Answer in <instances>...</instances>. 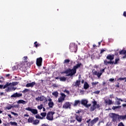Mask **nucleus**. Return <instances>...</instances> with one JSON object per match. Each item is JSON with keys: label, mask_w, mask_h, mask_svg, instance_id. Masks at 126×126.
Listing matches in <instances>:
<instances>
[{"label": "nucleus", "mask_w": 126, "mask_h": 126, "mask_svg": "<svg viewBox=\"0 0 126 126\" xmlns=\"http://www.w3.org/2000/svg\"><path fill=\"white\" fill-rule=\"evenodd\" d=\"M81 66V63H78L73 67L72 69L68 68L63 72V73L67 74L66 76H73L76 73V70Z\"/></svg>", "instance_id": "obj_1"}, {"label": "nucleus", "mask_w": 126, "mask_h": 126, "mask_svg": "<svg viewBox=\"0 0 126 126\" xmlns=\"http://www.w3.org/2000/svg\"><path fill=\"white\" fill-rule=\"evenodd\" d=\"M109 117L112 119V121L113 123H118V122H119V114L111 113L109 114Z\"/></svg>", "instance_id": "obj_2"}, {"label": "nucleus", "mask_w": 126, "mask_h": 126, "mask_svg": "<svg viewBox=\"0 0 126 126\" xmlns=\"http://www.w3.org/2000/svg\"><path fill=\"white\" fill-rule=\"evenodd\" d=\"M55 114V112L53 111H49L46 116V119L48 121H53L54 120V114Z\"/></svg>", "instance_id": "obj_3"}, {"label": "nucleus", "mask_w": 126, "mask_h": 126, "mask_svg": "<svg viewBox=\"0 0 126 126\" xmlns=\"http://www.w3.org/2000/svg\"><path fill=\"white\" fill-rule=\"evenodd\" d=\"M69 49L72 53H76L77 51V45H75L74 44H70Z\"/></svg>", "instance_id": "obj_4"}, {"label": "nucleus", "mask_w": 126, "mask_h": 126, "mask_svg": "<svg viewBox=\"0 0 126 126\" xmlns=\"http://www.w3.org/2000/svg\"><path fill=\"white\" fill-rule=\"evenodd\" d=\"M60 95H61V96L58 98V102L59 103H63V102L64 101V99H65L66 95L63 93H61Z\"/></svg>", "instance_id": "obj_5"}, {"label": "nucleus", "mask_w": 126, "mask_h": 126, "mask_svg": "<svg viewBox=\"0 0 126 126\" xmlns=\"http://www.w3.org/2000/svg\"><path fill=\"white\" fill-rule=\"evenodd\" d=\"M25 110L26 111H29V112H31V113H32V114H33V115H37V114H38V110H37V109H32L30 107L26 108Z\"/></svg>", "instance_id": "obj_6"}, {"label": "nucleus", "mask_w": 126, "mask_h": 126, "mask_svg": "<svg viewBox=\"0 0 126 126\" xmlns=\"http://www.w3.org/2000/svg\"><path fill=\"white\" fill-rule=\"evenodd\" d=\"M93 105L91 106V112H93L96 110V105H97V101L95 100L93 101Z\"/></svg>", "instance_id": "obj_7"}, {"label": "nucleus", "mask_w": 126, "mask_h": 126, "mask_svg": "<svg viewBox=\"0 0 126 126\" xmlns=\"http://www.w3.org/2000/svg\"><path fill=\"white\" fill-rule=\"evenodd\" d=\"M99 121V118L96 117L94 118V120L91 121V124H89V126H93Z\"/></svg>", "instance_id": "obj_8"}, {"label": "nucleus", "mask_w": 126, "mask_h": 126, "mask_svg": "<svg viewBox=\"0 0 126 126\" xmlns=\"http://www.w3.org/2000/svg\"><path fill=\"white\" fill-rule=\"evenodd\" d=\"M42 61L43 59L41 57L37 58L36 59V65H37V66H41V65H42Z\"/></svg>", "instance_id": "obj_9"}, {"label": "nucleus", "mask_w": 126, "mask_h": 126, "mask_svg": "<svg viewBox=\"0 0 126 126\" xmlns=\"http://www.w3.org/2000/svg\"><path fill=\"white\" fill-rule=\"evenodd\" d=\"M19 97H22V94L15 93L11 95V98H19Z\"/></svg>", "instance_id": "obj_10"}, {"label": "nucleus", "mask_w": 126, "mask_h": 126, "mask_svg": "<svg viewBox=\"0 0 126 126\" xmlns=\"http://www.w3.org/2000/svg\"><path fill=\"white\" fill-rule=\"evenodd\" d=\"M75 120L78 122V123H81V122H82V116L77 115L76 114H75Z\"/></svg>", "instance_id": "obj_11"}, {"label": "nucleus", "mask_w": 126, "mask_h": 126, "mask_svg": "<svg viewBox=\"0 0 126 126\" xmlns=\"http://www.w3.org/2000/svg\"><path fill=\"white\" fill-rule=\"evenodd\" d=\"M70 103L69 102H66L63 106V109H68V108H70Z\"/></svg>", "instance_id": "obj_12"}, {"label": "nucleus", "mask_w": 126, "mask_h": 126, "mask_svg": "<svg viewBox=\"0 0 126 126\" xmlns=\"http://www.w3.org/2000/svg\"><path fill=\"white\" fill-rule=\"evenodd\" d=\"M11 84H9V83L7 82L5 85H0V89H5V88H7L8 86L11 85Z\"/></svg>", "instance_id": "obj_13"}, {"label": "nucleus", "mask_w": 126, "mask_h": 126, "mask_svg": "<svg viewBox=\"0 0 126 126\" xmlns=\"http://www.w3.org/2000/svg\"><path fill=\"white\" fill-rule=\"evenodd\" d=\"M36 84V83L35 82H32L31 83H27L26 85V87L29 88L31 87V88H32V87H34V86Z\"/></svg>", "instance_id": "obj_14"}, {"label": "nucleus", "mask_w": 126, "mask_h": 126, "mask_svg": "<svg viewBox=\"0 0 126 126\" xmlns=\"http://www.w3.org/2000/svg\"><path fill=\"white\" fill-rule=\"evenodd\" d=\"M80 85V79L77 80L73 84V86L75 87H79Z\"/></svg>", "instance_id": "obj_15"}, {"label": "nucleus", "mask_w": 126, "mask_h": 126, "mask_svg": "<svg viewBox=\"0 0 126 126\" xmlns=\"http://www.w3.org/2000/svg\"><path fill=\"white\" fill-rule=\"evenodd\" d=\"M94 70H93L92 72H93V74H94V75H97V77H100L101 76V75H102V73H99V72H97V71H94Z\"/></svg>", "instance_id": "obj_16"}, {"label": "nucleus", "mask_w": 126, "mask_h": 126, "mask_svg": "<svg viewBox=\"0 0 126 126\" xmlns=\"http://www.w3.org/2000/svg\"><path fill=\"white\" fill-rule=\"evenodd\" d=\"M114 59H115L114 55H111L109 54L106 57L107 60H109L110 61H113V60H114Z\"/></svg>", "instance_id": "obj_17"}, {"label": "nucleus", "mask_w": 126, "mask_h": 126, "mask_svg": "<svg viewBox=\"0 0 126 126\" xmlns=\"http://www.w3.org/2000/svg\"><path fill=\"white\" fill-rule=\"evenodd\" d=\"M119 122H121V120H125L126 119V115H119Z\"/></svg>", "instance_id": "obj_18"}, {"label": "nucleus", "mask_w": 126, "mask_h": 126, "mask_svg": "<svg viewBox=\"0 0 126 126\" xmlns=\"http://www.w3.org/2000/svg\"><path fill=\"white\" fill-rule=\"evenodd\" d=\"M105 103L107 105H113V104H114V102L111 99L105 100Z\"/></svg>", "instance_id": "obj_19"}, {"label": "nucleus", "mask_w": 126, "mask_h": 126, "mask_svg": "<svg viewBox=\"0 0 126 126\" xmlns=\"http://www.w3.org/2000/svg\"><path fill=\"white\" fill-rule=\"evenodd\" d=\"M27 103V101L24 100L23 99H20L17 101V104H23L25 105Z\"/></svg>", "instance_id": "obj_20"}, {"label": "nucleus", "mask_w": 126, "mask_h": 126, "mask_svg": "<svg viewBox=\"0 0 126 126\" xmlns=\"http://www.w3.org/2000/svg\"><path fill=\"white\" fill-rule=\"evenodd\" d=\"M120 58H116L115 60V62L113 61V64H118L119 63H120Z\"/></svg>", "instance_id": "obj_21"}, {"label": "nucleus", "mask_w": 126, "mask_h": 126, "mask_svg": "<svg viewBox=\"0 0 126 126\" xmlns=\"http://www.w3.org/2000/svg\"><path fill=\"white\" fill-rule=\"evenodd\" d=\"M88 103V101H87V100H86V99H82L81 101V104L82 105H83V106H85Z\"/></svg>", "instance_id": "obj_22"}, {"label": "nucleus", "mask_w": 126, "mask_h": 126, "mask_svg": "<svg viewBox=\"0 0 126 126\" xmlns=\"http://www.w3.org/2000/svg\"><path fill=\"white\" fill-rule=\"evenodd\" d=\"M20 70H21L22 71H24V72H25V71H26V70H27L24 65L21 66L20 68Z\"/></svg>", "instance_id": "obj_23"}, {"label": "nucleus", "mask_w": 126, "mask_h": 126, "mask_svg": "<svg viewBox=\"0 0 126 126\" xmlns=\"http://www.w3.org/2000/svg\"><path fill=\"white\" fill-rule=\"evenodd\" d=\"M52 95L55 97V98H58L59 97V93L58 91H55L52 93Z\"/></svg>", "instance_id": "obj_24"}, {"label": "nucleus", "mask_w": 126, "mask_h": 126, "mask_svg": "<svg viewBox=\"0 0 126 126\" xmlns=\"http://www.w3.org/2000/svg\"><path fill=\"white\" fill-rule=\"evenodd\" d=\"M34 121V117H30L28 120V123H33Z\"/></svg>", "instance_id": "obj_25"}, {"label": "nucleus", "mask_w": 126, "mask_h": 126, "mask_svg": "<svg viewBox=\"0 0 126 126\" xmlns=\"http://www.w3.org/2000/svg\"><path fill=\"white\" fill-rule=\"evenodd\" d=\"M90 87L89 85L87 82H85L84 85V89H88V88Z\"/></svg>", "instance_id": "obj_26"}, {"label": "nucleus", "mask_w": 126, "mask_h": 126, "mask_svg": "<svg viewBox=\"0 0 126 126\" xmlns=\"http://www.w3.org/2000/svg\"><path fill=\"white\" fill-rule=\"evenodd\" d=\"M18 83H19V82H13L12 83H9V84H11V85H10L9 86H15L16 85H17V84H18Z\"/></svg>", "instance_id": "obj_27"}, {"label": "nucleus", "mask_w": 126, "mask_h": 126, "mask_svg": "<svg viewBox=\"0 0 126 126\" xmlns=\"http://www.w3.org/2000/svg\"><path fill=\"white\" fill-rule=\"evenodd\" d=\"M80 104V100H76L74 101V106H77L78 104Z\"/></svg>", "instance_id": "obj_28"}, {"label": "nucleus", "mask_w": 126, "mask_h": 126, "mask_svg": "<svg viewBox=\"0 0 126 126\" xmlns=\"http://www.w3.org/2000/svg\"><path fill=\"white\" fill-rule=\"evenodd\" d=\"M116 98L117 99V100H118V101H117V105H121V102L120 101H121V102H124V100L121 98H119L118 97H116Z\"/></svg>", "instance_id": "obj_29"}, {"label": "nucleus", "mask_w": 126, "mask_h": 126, "mask_svg": "<svg viewBox=\"0 0 126 126\" xmlns=\"http://www.w3.org/2000/svg\"><path fill=\"white\" fill-rule=\"evenodd\" d=\"M55 105V104L54 103V102H49L48 103V106L49 107V108H53V107H54V105Z\"/></svg>", "instance_id": "obj_30"}, {"label": "nucleus", "mask_w": 126, "mask_h": 126, "mask_svg": "<svg viewBox=\"0 0 126 126\" xmlns=\"http://www.w3.org/2000/svg\"><path fill=\"white\" fill-rule=\"evenodd\" d=\"M126 50H123L119 51L120 55H126Z\"/></svg>", "instance_id": "obj_31"}, {"label": "nucleus", "mask_w": 126, "mask_h": 126, "mask_svg": "<svg viewBox=\"0 0 126 126\" xmlns=\"http://www.w3.org/2000/svg\"><path fill=\"white\" fill-rule=\"evenodd\" d=\"M22 93H27V92H30V90L29 89H25L22 92Z\"/></svg>", "instance_id": "obj_32"}, {"label": "nucleus", "mask_w": 126, "mask_h": 126, "mask_svg": "<svg viewBox=\"0 0 126 126\" xmlns=\"http://www.w3.org/2000/svg\"><path fill=\"white\" fill-rule=\"evenodd\" d=\"M60 81H65L66 80V78L65 77H61L59 78Z\"/></svg>", "instance_id": "obj_33"}, {"label": "nucleus", "mask_w": 126, "mask_h": 126, "mask_svg": "<svg viewBox=\"0 0 126 126\" xmlns=\"http://www.w3.org/2000/svg\"><path fill=\"white\" fill-rule=\"evenodd\" d=\"M35 118H36V119H39L40 120H43L44 119V118L40 116V115H39V114L36 115L35 116Z\"/></svg>", "instance_id": "obj_34"}, {"label": "nucleus", "mask_w": 126, "mask_h": 126, "mask_svg": "<svg viewBox=\"0 0 126 126\" xmlns=\"http://www.w3.org/2000/svg\"><path fill=\"white\" fill-rule=\"evenodd\" d=\"M40 116L42 117V118H45L46 116H47V113L46 112H42L40 113Z\"/></svg>", "instance_id": "obj_35"}, {"label": "nucleus", "mask_w": 126, "mask_h": 126, "mask_svg": "<svg viewBox=\"0 0 126 126\" xmlns=\"http://www.w3.org/2000/svg\"><path fill=\"white\" fill-rule=\"evenodd\" d=\"M119 108H122V106H113L112 107V110H116V109H119Z\"/></svg>", "instance_id": "obj_36"}, {"label": "nucleus", "mask_w": 126, "mask_h": 126, "mask_svg": "<svg viewBox=\"0 0 126 126\" xmlns=\"http://www.w3.org/2000/svg\"><path fill=\"white\" fill-rule=\"evenodd\" d=\"M98 83H99V82H92V85L94 87H95V86H96V85H97V84H98Z\"/></svg>", "instance_id": "obj_37"}, {"label": "nucleus", "mask_w": 126, "mask_h": 126, "mask_svg": "<svg viewBox=\"0 0 126 126\" xmlns=\"http://www.w3.org/2000/svg\"><path fill=\"white\" fill-rule=\"evenodd\" d=\"M33 125H38L39 124V121L38 120H33Z\"/></svg>", "instance_id": "obj_38"}, {"label": "nucleus", "mask_w": 126, "mask_h": 126, "mask_svg": "<svg viewBox=\"0 0 126 126\" xmlns=\"http://www.w3.org/2000/svg\"><path fill=\"white\" fill-rule=\"evenodd\" d=\"M12 108H13V106L11 105H10L6 107V109H7V110H11Z\"/></svg>", "instance_id": "obj_39"}, {"label": "nucleus", "mask_w": 126, "mask_h": 126, "mask_svg": "<svg viewBox=\"0 0 126 126\" xmlns=\"http://www.w3.org/2000/svg\"><path fill=\"white\" fill-rule=\"evenodd\" d=\"M70 62V60L69 59H65L63 63H69Z\"/></svg>", "instance_id": "obj_40"}, {"label": "nucleus", "mask_w": 126, "mask_h": 126, "mask_svg": "<svg viewBox=\"0 0 126 126\" xmlns=\"http://www.w3.org/2000/svg\"><path fill=\"white\" fill-rule=\"evenodd\" d=\"M44 99H45V97H44L43 95H41L39 97V99H40V101H44Z\"/></svg>", "instance_id": "obj_41"}, {"label": "nucleus", "mask_w": 126, "mask_h": 126, "mask_svg": "<svg viewBox=\"0 0 126 126\" xmlns=\"http://www.w3.org/2000/svg\"><path fill=\"white\" fill-rule=\"evenodd\" d=\"M37 109H38V110H42L43 109V104H40V105L38 106Z\"/></svg>", "instance_id": "obj_42"}, {"label": "nucleus", "mask_w": 126, "mask_h": 126, "mask_svg": "<svg viewBox=\"0 0 126 126\" xmlns=\"http://www.w3.org/2000/svg\"><path fill=\"white\" fill-rule=\"evenodd\" d=\"M10 124L11 125V126H17V123L16 122H10Z\"/></svg>", "instance_id": "obj_43"}, {"label": "nucleus", "mask_w": 126, "mask_h": 126, "mask_svg": "<svg viewBox=\"0 0 126 126\" xmlns=\"http://www.w3.org/2000/svg\"><path fill=\"white\" fill-rule=\"evenodd\" d=\"M107 64H114V61H111V60L110 61H107Z\"/></svg>", "instance_id": "obj_44"}, {"label": "nucleus", "mask_w": 126, "mask_h": 126, "mask_svg": "<svg viewBox=\"0 0 126 126\" xmlns=\"http://www.w3.org/2000/svg\"><path fill=\"white\" fill-rule=\"evenodd\" d=\"M63 92L64 93H66L67 94V95H69V91H68L67 90H65L63 91Z\"/></svg>", "instance_id": "obj_45"}, {"label": "nucleus", "mask_w": 126, "mask_h": 126, "mask_svg": "<svg viewBox=\"0 0 126 126\" xmlns=\"http://www.w3.org/2000/svg\"><path fill=\"white\" fill-rule=\"evenodd\" d=\"M9 76H10V74H7L5 75L4 77H6V78H9Z\"/></svg>", "instance_id": "obj_46"}, {"label": "nucleus", "mask_w": 126, "mask_h": 126, "mask_svg": "<svg viewBox=\"0 0 126 126\" xmlns=\"http://www.w3.org/2000/svg\"><path fill=\"white\" fill-rule=\"evenodd\" d=\"M118 126H125V125H124V123L123 122H120L119 123Z\"/></svg>", "instance_id": "obj_47"}, {"label": "nucleus", "mask_w": 126, "mask_h": 126, "mask_svg": "<svg viewBox=\"0 0 126 126\" xmlns=\"http://www.w3.org/2000/svg\"><path fill=\"white\" fill-rule=\"evenodd\" d=\"M100 93V91H96L95 92H94V94H99Z\"/></svg>", "instance_id": "obj_48"}, {"label": "nucleus", "mask_w": 126, "mask_h": 126, "mask_svg": "<svg viewBox=\"0 0 126 126\" xmlns=\"http://www.w3.org/2000/svg\"><path fill=\"white\" fill-rule=\"evenodd\" d=\"M11 113L12 114V115H14V116H18V114L14 112H11Z\"/></svg>", "instance_id": "obj_49"}, {"label": "nucleus", "mask_w": 126, "mask_h": 126, "mask_svg": "<svg viewBox=\"0 0 126 126\" xmlns=\"http://www.w3.org/2000/svg\"><path fill=\"white\" fill-rule=\"evenodd\" d=\"M109 81H110V82H114V81H115V79L110 78L109 79Z\"/></svg>", "instance_id": "obj_50"}, {"label": "nucleus", "mask_w": 126, "mask_h": 126, "mask_svg": "<svg viewBox=\"0 0 126 126\" xmlns=\"http://www.w3.org/2000/svg\"><path fill=\"white\" fill-rule=\"evenodd\" d=\"M95 108L96 109H99V108H100V104L96 103L95 105Z\"/></svg>", "instance_id": "obj_51"}, {"label": "nucleus", "mask_w": 126, "mask_h": 126, "mask_svg": "<svg viewBox=\"0 0 126 126\" xmlns=\"http://www.w3.org/2000/svg\"><path fill=\"white\" fill-rule=\"evenodd\" d=\"M107 63V60H104V64H105V65H108V63Z\"/></svg>", "instance_id": "obj_52"}, {"label": "nucleus", "mask_w": 126, "mask_h": 126, "mask_svg": "<svg viewBox=\"0 0 126 126\" xmlns=\"http://www.w3.org/2000/svg\"><path fill=\"white\" fill-rule=\"evenodd\" d=\"M34 44L35 48H38V43H37V41H35L34 43Z\"/></svg>", "instance_id": "obj_53"}, {"label": "nucleus", "mask_w": 126, "mask_h": 126, "mask_svg": "<svg viewBox=\"0 0 126 126\" xmlns=\"http://www.w3.org/2000/svg\"><path fill=\"white\" fill-rule=\"evenodd\" d=\"M115 87H117V88H120V83L118 82L117 85H115Z\"/></svg>", "instance_id": "obj_54"}, {"label": "nucleus", "mask_w": 126, "mask_h": 126, "mask_svg": "<svg viewBox=\"0 0 126 126\" xmlns=\"http://www.w3.org/2000/svg\"><path fill=\"white\" fill-rule=\"evenodd\" d=\"M35 100L37 102H39V101H40V96H38V97L35 98Z\"/></svg>", "instance_id": "obj_55"}, {"label": "nucleus", "mask_w": 126, "mask_h": 126, "mask_svg": "<svg viewBox=\"0 0 126 126\" xmlns=\"http://www.w3.org/2000/svg\"><path fill=\"white\" fill-rule=\"evenodd\" d=\"M106 51V50L105 49H102L100 51V54H103V53H104V52H105Z\"/></svg>", "instance_id": "obj_56"}, {"label": "nucleus", "mask_w": 126, "mask_h": 126, "mask_svg": "<svg viewBox=\"0 0 126 126\" xmlns=\"http://www.w3.org/2000/svg\"><path fill=\"white\" fill-rule=\"evenodd\" d=\"M118 80H125V77L124 78L120 77L118 79Z\"/></svg>", "instance_id": "obj_57"}, {"label": "nucleus", "mask_w": 126, "mask_h": 126, "mask_svg": "<svg viewBox=\"0 0 126 126\" xmlns=\"http://www.w3.org/2000/svg\"><path fill=\"white\" fill-rule=\"evenodd\" d=\"M85 106H86V107L87 108H89V107H90V106H91V104H87V105H85Z\"/></svg>", "instance_id": "obj_58"}, {"label": "nucleus", "mask_w": 126, "mask_h": 126, "mask_svg": "<svg viewBox=\"0 0 126 126\" xmlns=\"http://www.w3.org/2000/svg\"><path fill=\"white\" fill-rule=\"evenodd\" d=\"M110 98H114V94H111L109 95Z\"/></svg>", "instance_id": "obj_59"}, {"label": "nucleus", "mask_w": 126, "mask_h": 126, "mask_svg": "<svg viewBox=\"0 0 126 126\" xmlns=\"http://www.w3.org/2000/svg\"><path fill=\"white\" fill-rule=\"evenodd\" d=\"M91 121V119H89L88 120H87V121H86V123H87V124H89V122H90Z\"/></svg>", "instance_id": "obj_60"}, {"label": "nucleus", "mask_w": 126, "mask_h": 126, "mask_svg": "<svg viewBox=\"0 0 126 126\" xmlns=\"http://www.w3.org/2000/svg\"><path fill=\"white\" fill-rule=\"evenodd\" d=\"M123 16L125 17H126V11H124V13H123Z\"/></svg>", "instance_id": "obj_61"}, {"label": "nucleus", "mask_w": 126, "mask_h": 126, "mask_svg": "<svg viewBox=\"0 0 126 126\" xmlns=\"http://www.w3.org/2000/svg\"><path fill=\"white\" fill-rule=\"evenodd\" d=\"M48 101H49V102H53V101H52V98H51L50 97H49Z\"/></svg>", "instance_id": "obj_62"}, {"label": "nucleus", "mask_w": 126, "mask_h": 126, "mask_svg": "<svg viewBox=\"0 0 126 126\" xmlns=\"http://www.w3.org/2000/svg\"><path fill=\"white\" fill-rule=\"evenodd\" d=\"M75 120H71L70 121V123H75Z\"/></svg>", "instance_id": "obj_63"}, {"label": "nucleus", "mask_w": 126, "mask_h": 126, "mask_svg": "<svg viewBox=\"0 0 126 126\" xmlns=\"http://www.w3.org/2000/svg\"><path fill=\"white\" fill-rule=\"evenodd\" d=\"M8 117H9L10 119H12V116H11V115L10 114H8Z\"/></svg>", "instance_id": "obj_64"}]
</instances>
